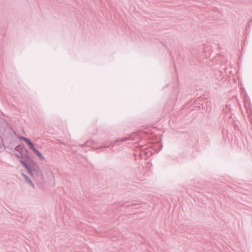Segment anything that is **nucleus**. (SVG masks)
<instances>
[{"label":"nucleus","mask_w":252,"mask_h":252,"mask_svg":"<svg viewBox=\"0 0 252 252\" xmlns=\"http://www.w3.org/2000/svg\"><path fill=\"white\" fill-rule=\"evenodd\" d=\"M20 139L25 141L29 146L30 148L36 154V155L39 158H40L41 159L43 158V156L41 155V154L35 148L32 143L29 139L25 138L24 137H20Z\"/></svg>","instance_id":"f257e3e1"},{"label":"nucleus","mask_w":252,"mask_h":252,"mask_svg":"<svg viewBox=\"0 0 252 252\" xmlns=\"http://www.w3.org/2000/svg\"><path fill=\"white\" fill-rule=\"evenodd\" d=\"M21 163H22V164L25 167V168L27 169V170H29L30 169V167L29 166H28V165L24 161H21Z\"/></svg>","instance_id":"f03ea898"},{"label":"nucleus","mask_w":252,"mask_h":252,"mask_svg":"<svg viewBox=\"0 0 252 252\" xmlns=\"http://www.w3.org/2000/svg\"><path fill=\"white\" fill-rule=\"evenodd\" d=\"M26 180L27 181L31 184V186H33V184H32V181L30 180V179L27 177V176H26Z\"/></svg>","instance_id":"7ed1b4c3"}]
</instances>
